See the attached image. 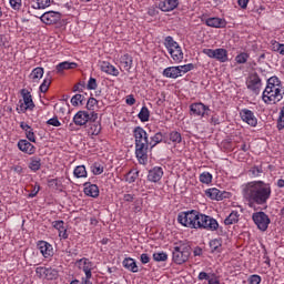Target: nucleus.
Masks as SVG:
<instances>
[{
    "mask_svg": "<svg viewBox=\"0 0 284 284\" xmlns=\"http://www.w3.org/2000/svg\"><path fill=\"white\" fill-rule=\"evenodd\" d=\"M242 195L248 207L267 205L272 199V185L264 181H251L243 185Z\"/></svg>",
    "mask_w": 284,
    "mask_h": 284,
    "instance_id": "f257e3e1",
    "label": "nucleus"
},
{
    "mask_svg": "<svg viewBox=\"0 0 284 284\" xmlns=\"http://www.w3.org/2000/svg\"><path fill=\"white\" fill-rule=\"evenodd\" d=\"M284 89L283 82L278 77H271L266 87L262 93V100L266 103V105H276L280 101H283Z\"/></svg>",
    "mask_w": 284,
    "mask_h": 284,
    "instance_id": "f03ea898",
    "label": "nucleus"
},
{
    "mask_svg": "<svg viewBox=\"0 0 284 284\" xmlns=\"http://www.w3.org/2000/svg\"><path fill=\"white\" fill-rule=\"evenodd\" d=\"M164 47L166 48L174 63H181V61H183V49L179 42L174 41V38L168 36L164 39Z\"/></svg>",
    "mask_w": 284,
    "mask_h": 284,
    "instance_id": "7ed1b4c3",
    "label": "nucleus"
},
{
    "mask_svg": "<svg viewBox=\"0 0 284 284\" xmlns=\"http://www.w3.org/2000/svg\"><path fill=\"white\" fill-rule=\"evenodd\" d=\"M199 211H182L178 214V223L183 225V227H190V230H196V224L199 221Z\"/></svg>",
    "mask_w": 284,
    "mask_h": 284,
    "instance_id": "20e7f679",
    "label": "nucleus"
},
{
    "mask_svg": "<svg viewBox=\"0 0 284 284\" xmlns=\"http://www.w3.org/2000/svg\"><path fill=\"white\" fill-rule=\"evenodd\" d=\"M190 254H192V247L190 245L179 244L173 248V262L176 265H183V263H187Z\"/></svg>",
    "mask_w": 284,
    "mask_h": 284,
    "instance_id": "39448f33",
    "label": "nucleus"
},
{
    "mask_svg": "<svg viewBox=\"0 0 284 284\" xmlns=\"http://www.w3.org/2000/svg\"><path fill=\"white\" fill-rule=\"evenodd\" d=\"M195 230H207L209 232H216V230H219V221L212 216L199 213Z\"/></svg>",
    "mask_w": 284,
    "mask_h": 284,
    "instance_id": "423d86ee",
    "label": "nucleus"
},
{
    "mask_svg": "<svg viewBox=\"0 0 284 284\" xmlns=\"http://www.w3.org/2000/svg\"><path fill=\"white\" fill-rule=\"evenodd\" d=\"M252 219L257 230H260L261 232H267V227H270V223H272L268 214L263 211L255 212L253 213Z\"/></svg>",
    "mask_w": 284,
    "mask_h": 284,
    "instance_id": "0eeeda50",
    "label": "nucleus"
},
{
    "mask_svg": "<svg viewBox=\"0 0 284 284\" xmlns=\"http://www.w3.org/2000/svg\"><path fill=\"white\" fill-rule=\"evenodd\" d=\"M99 119V113L97 112H88V111H79L73 116V123L75 125H87L89 121H97Z\"/></svg>",
    "mask_w": 284,
    "mask_h": 284,
    "instance_id": "6e6552de",
    "label": "nucleus"
},
{
    "mask_svg": "<svg viewBox=\"0 0 284 284\" xmlns=\"http://www.w3.org/2000/svg\"><path fill=\"white\" fill-rule=\"evenodd\" d=\"M202 53L209 57V59H215L220 63H227L229 57L227 51L223 48L219 49H203Z\"/></svg>",
    "mask_w": 284,
    "mask_h": 284,
    "instance_id": "1a4fd4ad",
    "label": "nucleus"
},
{
    "mask_svg": "<svg viewBox=\"0 0 284 284\" xmlns=\"http://www.w3.org/2000/svg\"><path fill=\"white\" fill-rule=\"evenodd\" d=\"M21 97L22 100L19 101L20 105L18 110H20V112H28V110H34V101H32V94H30V91L22 89Z\"/></svg>",
    "mask_w": 284,
    "mask_h": 284,
    "instance_id": "9d476101",
    "label": "nucleus"
},
{
    "mask_svg": "<svg viewBox=\"0 0 284 284\" xmlns=\"http://www.w3.org/2000/svg\"><path fill=\"white\" fill-rule=\"evenodd\" d=\"M190 112L192 116H207L210 113V106L205 105L203 102H195L190 105Z\"/></svg>",
    "mask_w": 284,
    "mask_h": 284,
    "instance_id": "9b49d317",
    "label": "nucleus"
},
{
    "mask_svg": "<svg viewBox=\"0 0 284 284\" xmlns=\"http://www.w3.org/2000/svg\"><path fill=\"white\" fill-rule=\"evenodd\" d=\"M246 88L251 90L254 94L261 93V88H263V82L261 81V78L258 74H252L248 77V80L246 81Z\"/></svg>",
    "mask_w": 284,
    "mask_h": 284,
    "instance_id": "f8f14e48",
    "label": "nucleus"
},
{
    "mask_svg": "<svg viewBox=\"0 0 284 284\" xmlns=\"http://www.w3.org/2000/svg\"><path fill=\"white\" fill-rule=\"evenodd\" d=\"M40 20L45 26H54V23H59L61 21V12L58 11H47L41 17Z\"/></svg>",
    "mask_w": 284,
    "mask_h": 284,
    "instance_id": "ddd939ff",
    "label": "nucleus"
},
{
    "mask_svg": "<svg viewBox=\"0 0 284 284\" xmlns=\"http://www.w3.org/2000/svg\"><path fill=\"white\" fill-rule=\"evenodd\" d=\"M150 148L149 144H135V156L141 165L148 164V150Z\"/></svg>",
    "mask_w": 284,
    "mask_h": 284,
    "instance_id": "4468645a",
    "label": "nucleus"
},
{
    "mask_svg": "<svg viewBox=\"0 0 284 284\" xmlns=\"http://www.w3.org/2000/svg\"><path fill=\"white\" fill-rule=\"evenodd\" d=\"M240 116L242 121L247 123V125H251V128H256V125H258V119H256V115L250 109H242L240 111Z\"/></svg>",
    "mask_w": 284,
    "mask_h": 284,
    "instance_id": "2eb2a0df",
    "label": "nucleus"
},
{
    "mask_svg": "<svg viewBox=\"0 0 284 284\" xmlns=\"http://www.w3.org/2000/svg\"><path fill=\"white\" fill-rule=\"evenodd\" d=\"M133 138L135 140V145L149 144L150 140L148 138V132L141 126H135L133 130Z\"/></svg>",
    "mask_w": 284,
    "mask_h": 284,
    "instance_id": "dca6fc26",
    "label": "nucleus"
},
{
    "mask_svg": "<svg viewBox=\"0 0 284 284\" xmlns=\"http://www.w3.org/2000/svg\"><path fill=\"white\" fill-rule=\"evenodd\" d=\"M77 265L79 270L84 272L87 278H92V270H94V263H92L89 258L83 257L77 262Z\"/></svg>",
    "mask_w": 284,
    "mask_h": 284,
    "instance_id": "f3484780",
    "label": "nucleus"
},
{
    "mask_svg": "<svg viewBox=\"0 0 284 284\" xmlns=\"http://www.w3.org/2000/svg\"><path fill=\"white\" fill-rule=\"evenodd\" d=\"M205 195L212 201H223V199H227V196H230V193L216 187H211L205 191Z\"/></svg>",
    "mask_w": 284,
    "mask_h": 284,
    "instance_id": "a211bd4d",
    "label": "nucleus"
},
{
    "mask_svg": "<svg viewBox=\"0 0 284 284\" xmlns=\"http://www.w3.org/2000/svg\"><path fill=\"white\" fill-rule=\"evenodd\" d=\"M161 179H163V168L154 166L153 169L149 170L148 181H150V183H159Z\"/></svg>",
    "mask_w": 284,
    "mask_h": 284,
    "instance_id": "6ab92c4d",
    "label": "nucleus"
},
{
    "mask_svg": "<svg viewBox=\"0 0 284 284\" xmlns=\"http://www.w3.org/2000/svg\"><path fill=\"white\" fill-rule=\"evenodd\" d=\"M162 12H172L179 8V0H162L158 4Z\"/></svg>",
    "mask_w": 284,
    "mask_h": 284,
    "instance_id": "aec40b11",
    "label": "nucleus"
},
{
    "mask_svg": "<svg viewBox=\"0 0 284 284\" xmlns=\"http://www.w3.org/2000/svg\"><path fill=\"white\" fill-rule=\"evenodd\" d=\"M38 247L44 258H50V256L54 254V248L52 247V244L45 241L38 242Z\"/></svg>",
    "mask_w": 284,
    "mask_h": 284,
    "instance_id": "412c9836",
    "label": "nucleus"
},
{
    "mask_svg": "<svg viewBox=\"0 0 284 284\" xmlns=\"http://www.w3.org/2000/svg\"><path fill=\"white\" fill-rule=\"evenodd\" d=\"M100 70L104 72L105 74H110L111 77H119V69L116 67L112 65V63L108 61H102L100 63Z\"/></svg>",
    "mask_w": 284,
    "mask_h": 284,
    "instance_id": "4be33fe9",
    "label": "nucleus"
},
{
    "mask_svg": "<svg viewBox=\"0 0 284 284\" xmlns=\"http://www.w3.org/2000/svg\"><path fill=\"white\" fill-rule=\"evenodd\" d=\"M18 148L21 152H24V154H29V155H32L34 154V152H37V148L28 142V140H20L18 142Z\"/></svg>",
    "mask_w": 284,
    "mask_h": 284,
    "instance_id": "5701e85b",
    "label": "nucleus"
},
{
    "mask_svg": "<svg viewBox=\"0 0 284 284\" xmlns=\"http://www.w3.org/2000/svg\"><path fill=\"white\" fill-rule=\"evenodd\" d=\"M205 24L209 26V28H225L227 26V21L223 18H207L205 20Z\"/></svg>",
    "mask_w": 284,
    "mask_h": 284,
    "instance_id": "b1692460",
    "label": "nucleus"
},
{
    "mask_svg": "<svg viewBox=\"0 0 284 284\" xmlns=\"http://www.w3.org/2000/svg\"><path fill=\"white\" fill-rule=\"evenodd\" d=\"M52 225L54 227V230H58L59 232V236L63 240L68 239V226H65V222L59 220V221H54L52 222Z\"/></svg>",
    "mask_w": 284,
    "mask_h": 284,
    "instance_id": "393cba45",
    "label": "nucleus"
},
{
    "mask_svg": "<svg viewBox=\"0 0 284 284\" xmlns=\"http://www.w3.org/2000/svg\"><path fill=\"white\" fill-rule=\"evenodd\" d=\"M84 194L87 196H91L92 199H97L99 196V186L97 184L85 182L84 183Z\"/></svg>",
    "mask_w": 284,
    "mask_h": 284,
    "instance_id": "a878e982",
    "label": "nucleus"
},
{
    "mask_svg": "<svg viewBox=\"0 0 284 284\" xmlns=\"http://www.w3.org/2000/svg\"><path fill=\"white\" fill-rule=\"evenodd\" d=\"M209 245H210L211 254H221L223 252V240L222 239L211 240Z\"/></svg>",
    "mask_w": 284,
    "mask_h": 284,
    "instance_id": "bb28decb",
    "label": "nucleus"
},
{
    "mask_svg": "<svg viewBox=\"0 0 284 284\" xmlns=\"http://www.w3.org/2000/svg\"><path fill=\"white\" fill-rule=\"evenodd\" d=\"M20 128L26 132L28 141H30L31 143H37V135H34V130L32 129V126H30L26 122H21Z\"/></svg>",
    "mask_w": 284,
    "mask_h": 284,
    "instance_id": "cd10ccee",
    "label": "nucleus"
},
{
    "mask_svg": "<svg viewBox=\"0 0 284 284\" xmlns=\"http://www.w3.org/2000/svg\"><path fill=\"white\" fill-rule=\"evenodd\" d=\"M122 265L125 270L129 272H132L133 274H136L139 272V266L136 265V261L132 257H126L123 260Z\"/></svg>",
    "mask_w": 284,
    "mask_h": 284,
    "instance_id": "c85d7f7f",
    "label": "nucleus"
},
{
    "mask_svg": "<svg viewBox=\"0 0 284 284\" xmlns=\"http://www.w3.org/2000/svg\"><path fill=\"white\" fill-rule=\"evenodd\" d=\"M119 61L123 70H125L126 72H130V70H132V63H133L132 55L125 53L120 57Z\"/></svg>",
    "mask_w": 284,
    "mask_h": 284,
    "instance_id": "c756f323",
    "label": "nucleus"
},
{
    "mask_svg": "<svg viewBox=\"0 0 284 284\" xmlns=\"http://www.w3.org/2000/svg\"><path fill=\"white\" fill-rule=\"evenodd\" d=\"M74 68H77L75 62L64 61L55 65V72L57 74H63V70H74Z\"/></svg>",
    "mask_w": 284,
    "mask_h": 284,
    "instance_id": "7c9ffc66",
    "label": "nucleus"
},
{
    "mask_svg": "<svg viewBox=\"0 0 284 284\" xmlns=\"http://www.w3.org/2000/svg\"><path fill=\"white\" fill-rule=\"evenodd\" d=\"M163 77L166 79H179L181 74L179 73V67H168L163 70Z\"/></svg>",
    "mask_w": 284,
    "mask_h": 284,
    "instance_id": "2f4dec72",
    "label": "nucleus"
},
{
    "mask_svg": "<svg viewBox=\"0 0 284 284\" xmlns=\"http://www.w3.org/2000/svg\"><path fill=\"white\" fill-rule=\"evenodd\" d=\"M43 74H44L43 68L37 67L31 71L29 78L33 83H39V81L43 79Z\"/></svg>",
    "mask_w": 284,
    "mask_h": 284,
    "instance_id": "473e14b6",
    "label": "nucleus"
},
{
    "mask_svg": "<svg viewBox=\"0 0 284 284\" xmlns=\"http://www.w3.org/2000/svg\"><path fill=\"white\" fill-rule=\"evenodd\" d=\"M29 170L31 172H39L41 170V158L39 156H31L28 164Z\"/></svg>",
    "mask_w": 284,
    "mask_h": 284,
    "instance_id": "72a5a7b5",
    "label": "nucleus"
},
{
    "mask_svg": "<svg viewBox=\"0 0 284 284\" xmlns=\"http://www.w3.org/2000/svg\"><path fill=\"white\" fill-rule=\"evenodd\" d=\"M89 134H91V136H99V134H101V121L91 120Z\"/></svg>",
    "mask_w": 284,
    "mask_h": 284,
    "instance_id": "f704fd0d",
    "label": "nucleus"
},
{
    "mask_svg": "<svg viewBox=\"0 0 284 284\" xmlns=\"http://www.w3.org/2000/svg\"><path fill=\"white\" fill-rule=\"evenodd\" d=\"M239 219H241L239 211H232L224 220V225H234Z\"/></svg>",
    "mask_w": 284,
    "mask_h": 284,
    "instance_id": "c9c22d12",
    "label": "nucleus"
},
{
    "mask_svg": "<svg viewBox=\"0 0 284 284\" xmlns=\"http://www.w3.org/2000/svg\"><path fill=\"white\" fill-rule=\"evenodd\" d=\"M73 176L75 179H88V170L85 169V165H78L73 170Z\"/></svg>",
    "mask_w": 284,
    "mask_h": 284,
    "instance_id": "e433bc0d",
    "label": "nucleus"
},
{
    "mask_svg": "<svg viewBox=\"0 0 284 284\" xmlns=\"http://www.w3.org/2000/svg\"><path fill=\"white\" fill-rule=\"evenodd\" d=\"M271 50L273 52H277L278 54L284 57V43H281V42H278L276 40H272L271 41Z\"/></svg>",
    "mask_w": 284,
    "mask_h": 284,
    "instance_id": "4c0bfd02",
    "label": "nucleus"
},
{
    "mask_svg": "<svg viewBox=\"0 0 284 284\" xmlns=\"http://www.w3.org/2000/svg\"><path fill=\"white\" fill-rule=\"evenodd\" d=\"M138 118L142 123L150 121V110L148 109V106H142L141 111L138 114Z\"/></svg>",
    "mask_w": 284,
    "mask_h": 284,
    "instance_id": "58836bf2",
    "label": "nucleus"
},
{
    "mask_svg": "<svg viewBox=\"0 0 284 284\" xmlns=\"http://www.w3.org/2000/svg\"><path fill=\"white\" fill-rule=\"evenodd\" d=\"M263 174V166H253L248 170L251 179H258Z\"/></svg>",
    "mask_w": 284,
    "mask_h": 284,
    "instance_id": "ea45409f",
    "label": "nucleus"
},
{
    "mask_svg": "<svg viewBox=\"0 0 284 284\" xmlns=\"http://www.w3.org/2000/svg\"><path fill=\"white\" fill-rule=\"evenodd\" d=\"M151 140L149 141L150 148H156L161 141H163V134L161 133H155L153 136L150 138Z\"/></svg>",
    "mask_w": 284,
    "mask_h": 284,
    "instance_id": "a19ab883",
    "label": "nucleus"
},
{
    "mask_svg": "<svg viewBox=\"0 0 284 284\" xmlns=\"http://www.w3.org/2000/svg\"><path fill=\"white\" fill-rule=\"evenodd\" d=\"M32 8L34 10H45V8H50V0H37Z\"/></svg>",
    "mask_w": 284,
    "mask_h": 284,
    "instance_id": "79ce46f5",
    "label": "nucleus"
},
{
    "mask_svg": "<svg viewBox=\"0 0 284 284\" xmlns=\"http://www.w3.org/2000/svg\"><path fill=\"white\" fill-rule=\"evenodd\" d=\"M178 69L181 77L182 74H187V72H192V70H194V65L192 63H189V64L178 65Z\"/></svg>",
    "mask_w": 284,
    "mask_h": 284,
    "instance_id": "37998d69",
    "label": "nucleus"
},
{
    "mask_svg": "<svg viewBox=\"0 0 284 284\" xmlns=\"http://www.w3.org/2000/svg\"><path fill=\"white\" fill-rule=\"evenodd\" d=\"M247 59H250V53L242 52L235 57V62L242 65L243 63H247Z\"/></svg>",
    "mask_w": 284,
    "mask_h": 284,
    "instance_id": "c03bdc74",
    "label": "nucleus"
},
{
    "mask_svg": "<svg viewBox=\"0 0 284 284\" xmlns=\"http://www.w3.org/2000/svg\"><path fill=\"white\" fill-rule=\"evenodd\" d=\"M59 276V272L54 268H47V273H45V277L47 281H54L55 278H58Z\"/></svg>",
    "mask_w": 284,
    "mask_h": 284,
    "instance_id": "a18cd8bd",
    "label": "nucleus"
},
{
    "mask_svg": "<svg viewBox=\"0 0 284 284\" xmlns=\"http://www.w3.org/2000/svg\"><path fill=\"white\" fill-rule=\"evenodd\" d=\"M52 83V78L51 77H47L43 82L40 85V92L45 93L48 92L50 84Z\"/></svg>",
    "mask_w": 284,
    "mask_h": 284,
    "instance_id": "49530a36",
    "label": "nucleus"
},
{
    "mask_svg": "<svg viewBox=\"0 0 284 284\" xmlns=\"http://www.w3.org/2000/svg\"><path fill=\"white\" fill-rule=\"evenodd\" d=\"M200 182L210 185L212 183V174L210 172H203L200 175Z\"/></svg>",
    "mask_w": 284,
    "mask_h": 284,
    "instance_id": "de8ad7c7",
    "label": "nucleus"
},
{
    "mask_svg": "<svg viewBox=\"0 0 284 284\" xmlns=\"http://www.w3.org/2000/svg\"><path fill=\"white\" fill-rule=\"evenodd\" d=\"M103 165L99 164V163H94L91 165V172L92 174H94L95 176H99V174H103Z\"/></svg>",
    "mask_w": 284,
    "mask_h": 284,
    "instance_id": "09e8293b",
    "label": "nucleus"
},
{
    "mask_svg": "<svg viewBox=\"0 0 284 284\" xmlns=\"http://www.w3.org/2000/svg\"><path fill=\"white\" fill-rule=\"evenodd\" d=\"M98 104H99V101H97V99L90 98L87 102V110H89V112H94V109L97 108Z\"/></svg>",
    "mask_w": 284,
    "mask_h": 284,
    "instance_id": "8fccbe9b",
    "label": "nucleus"
},
{
    "mask_svg": "<svg viewBox=\"0 0 284 284\" xmlns=\"http://www.w3.org/2000/svg\"><path fill=\"white\" fill-rule=\"evenodd\" d=\"M166 260H168V255L165 252H160V253L153 254V261H156V263H161Z\"/></svg>",
    "mask_w": 284,
    "mask_h": 284,
    "instance_id": "3c124183",
    "label": "nucleus"
},
{
    "mask_svg": "<svg viewBox=\"0 0 284 284\" xmlns=\"http://www.w3.org/2000/svg\"><path fill=\"white\" fill-rule=\"evenodd\" d=\"M71 104L77 106V105H82L83 104V95L82 94H75L71 98Z\"/></svg>",
    "mask_w": 284,
    "mask_h": 284,
    "instance_id": "603ef678",
    "label": "nucleus"
},
{
    "mask_svg": "<svg viewBox=\"0 0 284 284\" xmlns=\"http://www.w3.org/2000/svg\"><path fill=\"white\" fill-rule=\"evenodd\" d=\"M284 129V106H282L278 119H277V130Z\"/></svg>",
    "mask_w": 284,
    "mask_h": 284,
    "instance_id": "864d4df0",
    "label": "nucleus"
},
{
    "mask_svg": "<svg viewBox=\"0 0 284 284\" xmlns=\"http://www.w3.org/2000/svg\"><path fill=\"white\" fill-rule=\"evenodd\" d=\"M170 141H172V143H181L182 138H181V133L173 131L170 133Z\"/></svg>",
    "mask_w": 284,
    "mask_h": 284,
    "instance_id": "5fc2aeb1",
    "label": "nucleus"
},
{
    "mask_svg": "<svg viewBox=\"0 0 284 284\" xmlns=\"http://www.w3.org/2000/svg\"><path fill=\"white\" fill-rule=\"evenodd\" d=\"M139 179V171H130L126 175L128 183H134Z\"/></svg>",
    "mask_w": 284,
    "mask_h": 284,
    "instance_id": "6e6d98bb",
    "label": "nucleus"
},
{
    "mask_svg": "<svg viewBox=\"0 0 284 284\" xmlns=\"http://www.w3.org/2000/svg\"><path fill=\"white\" fill-rule=\"evenodd\" d=\"M48 267L39 266L36 268V274L39 276V278H45Z\"/></svg>",
    "mask_w": 284,
    "mask_h": 284,
    "instance_id": "4d7b16f0",
    "label": "nucleus"
},
{
    "mask_svg": "<svg viewBox=\"0 0 284 284\" xmlns=\"http://www.w3.org/2000/svg\"><path fill=\"white\" fill-rule=\"evenodd\" d=\"M87 88L89 90H97V88H99V84L97 83V79L90 78L88 83H87Z\"/></svg>",
    "mask_w": 284,
    "mask_h": 284,
    "instance_id": "13d9d810",
    "label": "nucleus"
},
{
    "mask_svg": "<svg viewBox=\"0 0 284 284\" xmlns=\"http://www.w3.org/2000/svg\"><path fill=\"white\" fill-rule=\"evenodd\" d=\"M48 125H53V128H60L61 122L59 121V118H51L47 121Z\"/></svg>",
    "mask_w": 284,
    "mask_h": 284,
    "instance_id": "bf43d9fd",
    "label": "nucleus"
},
{
    "mask_svg": "<svg viewBox=\"0 0 284 284\" xmlns=\"http://www.w3.org/2000/svg\"><path fill=\"white\" fill-rule=\"evenodd\" d=\"M9 3L13 10H21V0H9Z\"/></svg>",
    "mask_w": 284,
    "mask_h": 284,
    "instance_id": "052dcab7",
    "label": "nucleus"
},
{
    "mask_svg": "<svg viewBox=\"0 0 284 284\" xmlns=\"http://www.w3.org/2000/svg\"><path fill=\"white\" fill-rule=\"evenodd\" d=\"M250 284H261V275H251L248 278Z\"/></svg>",
    "mask_w": 284,
    "mask_h": 284,
    "instance_id": "680f3d73",
    "label": "nucleus"
},
{
    "mask_svg": "<svg viewBox=\"0 0 284 284\" xmlns=\"http://www.w3.org/2000/svg\"><path fill=\"white\" fill-rule=\"evenodd\" d=\"M140 261L141 263H143V265H148V263H150V255H148L146 253L141 254Z\"/></svg>",
    "mask_w": 284,
    "mask_h": 284,
    "instance_id": "e2e57ef3",
    "label": "nucleus"
},
{
    "mask_svg": "<svg viewBox=\"0 0 284 284\" xmlns=\"http://www.w3.org/2000/svg\"><path fill=\"white\" fill-rule=\"evenodd\" d=\"M199 281H210V275L205 272H200L199 276H197Z\"/></svg>",
    "mask_w": 284,
    "mask_h": 284,
    "instance_id": "0e129e2a",
    "label": "nucleus"
},
{
    "mask_svg": "<svg viewBox=\"0 0 284 284\" xmlns=\"http://www.w3.org/2000/svg\"><path fill=\"white\" fill-rule=\"evenodd\" d=\"M125 103L126 105H134V103H136V99H134V95H128Z\"/></svg>",
    "mask_w": 284,
    "mask_h": 284,
    "instance_id": "69168bd1",
    "label": "nucleus"
},
{
    "mask_svg": "<svg viewBox=\"0 0 284 284\" xmlns=\"http://www.w3.org/2000/svg\"><path fill=\"white\" fill-rule=\"evenodd\" d=\"M247 3H250V0H237V4L240 6V8H242V10L247 9Z\"/></svg>",
    "mask_w": 284,
    "mask_h": 284,
    "instance_id": "338daca9",
    "label": "nucleus"
},
{
    "mask_svg": "<svg viewBox=\"0 0 284 284\" xmlns=\"http://www.w3.org/2000/svg\"><path fill=\"white\" fill-rule=\"evenodd\" d=\"M39 190H41V186L36 185L33 191L31 193H29V199H34V196H37V194H39Z\"/></svg>",
    "mask_w": 284,
    "mask_h": 284,
    "instance_id": "774afa93",
    "label": "nucleus"
}]
</instances>
